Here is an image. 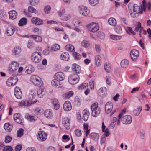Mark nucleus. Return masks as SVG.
I'll use <instances>...</instances> for the list:
<instances>
[{
  "label": "nucleus",
  "instance_id": "f257e3e1",
  "mask_svg": "<svg viewBox=\"0 0 151 151\" xmlns=\"http://www.w3.org/2000/svg\"><path fill=\"white\" fill-rule=\"evenodd\" d=\"M31 59L32 62L35 63H39L41 60V54L40 52H34L31 55Z\"/></svg>",
  "mask_w": 151,
  "mask_h": 151
},
{
  "label": "nucleus",
  "instance_id": "f03ea898",
  "mask_svg": "<svg viewBox=\"0 0 151 151\" xmlns=\"http://www.w3.org/2000/svg\"><path fill=\"white\" fill-rule=\"evenodd\" d=\"M19 67V64L16 62H12L9 65L8 68L9 73L13 75L18 69Z\"/></svg>",
  "mask_w": 151,
  "mask_h": 151
},
{
  "label": "nucleus",
  "instance_id": "7ed1b4c3",
  "mask_svg": "<svg viewBox=\"0 0 151 151\" xmlns=\"http://www.w3.org/2000/svg\"><path fill=\"white\" fill-rule=\"evenodd\" d=\"M37 100H35L34 101H32L30 99H27V100H23L19 103V105L21 106H25L28 107L35 104L37 102Z\"/></svg>",
  "mask_w": 151,
  "mask_h": 151
},
{
  "label": "nucleus",
  "instance_id": "20e7f679",
  "mask_svg": "<svg viewBox=\"0 0 151 151\" xmlns=\"http://www.w3.org/2000/svg\"><path fill=\"white\" fill-rule=\"evenodd\" d=\"M68 80L69 83L71 84H75L79 81V77L77 74H73L69 76Z\"/></svg>",
  "mask_w": 151,
  "mask_h": 151
},
{
  "label": "nucleus",
  "instance_id": "39448f33",
  "mask_svg": "<svg viewBox=\"0 0 151 151\" xmlns=\"http://www.w3.org/2000/svg\"><path fill=\"white\" fill-rule=\"evenodd\" d=\"M30 80L31 82L37 86H41L42 84V82L41 79L38 76L35 75L31 76Z\"/></svg>",
  "mask_w": 151,
  "mask_h": 151
},
{
  "label": "nucleus",
  "instance_id": "423d86ee",
  "mask_svg": "<svg viewBox=\"0 0 151 151\" xmlns=\"http://www.w3.org/2000/svg\"><path fill=\"white\" fill-rule=\"evenodd\" d=\"M87 27L90 31L93 32H96L99 28L98 25L95 23H91L88 24Z\"/></svg>",
  "mask_w": 151,
  "mask_h": 151
},
{
  "label": "nucleus",
  "instance_id": "0eeeda50",
  "mask_svg": "<svg viewBox=\"0 0 151 151\" xmlns=\"http://www.w3.org/2000/svg\"><path fill=\"white\" fill-rule=\"evenodd\" d=\"M18 79L16 76L10 77L7 81L6 84L8 86L15 85L17 82Z\"/></svg>",
  "mask_w": 151,
  "mask_h": 151
},
{
  "label": "nucleus",
  "instance_id": "6e6552de",
  "mask_svg": "<svg viewBox=\"0 0 151 151\" xmlns=\"http://www.w3.org/2000/svg\"><path fill=\"white\" fill-rule=\"evenodd\" d=\"M37 139L40 142L45 141L47 138V135L44 131H40L37 134Z\"/></svg>",
  "mask_w": 151,
  "mask_h": 151
},
{
  "label": "nucleus",
  "instance_id": "1a4fd4ad",
  "mask_svg": "<svg viewBox=\"0 0 151 151\" xmlns=\"http://www.w3.org/2000/svg\"><path fill=\"white\" fill-rule=\"evenodd\" d=\"M78 10L80 14L83 16H87L90 13L89 9L84 6H79Z\"/></svg>",
  "mask_w": 151,
  "mask_h": 151
},
{
  "label": "nucleus",
  "instance_id": "9d476101",
  "mask_svg": "<svg viewBox=\"0 0 151 151\" xmlns=\"http://www.w3.org/2000/svg\"><path fill=\"white\" fill-rule=\"evenodd\" d=\"M130 55L132 60L135 61L139 57V52L137 50L134 49L131 51Z\"/></svg>",
  "mask_w": 151,
  "mask_h": 151
},
{
  "label": "nucleus",
  "instance_id": "9b49d317",
  "mask_svg": "<svg viewBox=\"0 0 151 151\" xmlns=\"http://www.w3.org/2000/svg\"><path fill=\"white\" fill-rule=\"evenodd\" d=\"M37 91L34 89H31L29 93L27 95V97L28 99H30L32 101H34L35 100H36L35 99L36 96L37 95Z\"/></svg>",
  "mask_w": 151,
  "mask_h": 151
},
{
  "label": "nucleus",
  "instance_id": "f8f14e48",
  "mask_svg": "<svg viewBox=\"0 0 151 151\" xmlns=\"http://www.w3.org/2000/svg\"><path fill=\"white\" fill-rule=\"evenodd\" d=\"M70 118L68 117H65L62 119V124L67 129L70 128Z\"/></svg>",
  "mask_w": 151,
  "mask_h": 151
},
{
  "label": "nucleus",
  "instance_id": "ddd939ff",
  "mask_svg": "<svg viewBox=\"0 0 151 151\" xmlns=\"http://www.w3.org/2000/svg\"><path fill=\"white\" fill-rule=\"evenodd\" d=\"M122 122L123 123L125 124H129L132 122V118L129 115H126L122 118Z\"/></svg>",
  "mask_w": 151,
  "mask_h": 151
},
{
  "label": "nucleus",
  "instance_id": "4468645a",
  "mask_svg": "<svg viewBox=\"0 0 151 151\" xmlns=\"http://www.w3.org/2000/svg\"><path fill=\"white\" fill-rule=\"evenodd\" d=\"M54 78L57 79L59 81L63 80L65 77V75L62 72H57L54 75Z\"/></svg>",
  "mask_w": 151,
  "mask_h": 151
},
{
  "label": "nucleus",
  "instance_id": "2eb2a0df",
  "mask_svg": "<svg viewBox=\"0 0 151 151\" xmlns=\"http://www.w3.org/2000/svg\"><path fill=\"white\" fill-rule=\"evenodd\" d=\"M14 94L15 97L19 99H21L22 96V93L20 88L16 87L14 89Z\"/></svg>",
  "mask_w": 151,
  "mask_h": 151
},
{
  "label": "nucleus",
  "instance_id": "dca6fc26",
  "mask_svg": "<svg viewBox=\"0 0 151 151\" xmlns=\"http://www.w3.org/2000/svg\"><path fill=\"white\" fill-rule=\"evenodd\" d=\"M113 108L112 103L110 102L106 103L105 106V112L106 114L110 113Z\"/></svg>",
  "mask_w": 151,
  "mask_h": 151
},
{
  "label": "nucleus",
  "instance_id": "f3484780",
  "mask_svg": "<svg viewBox=\"0 0 151 151\" xmlns=\"http://www.w3.org/2000/svg\"><path fill=\"white\" fill-rule=\"evenodd\" d=\"M14 120L17 122L21 124H23V121L20 114L19 113L16 114L14 115Z\"/></svg>",
  "mask_w": 151,
  "mask_h": 151
},
{
  "label": "nucleus",
  "instance_id": "a211bd4d",
  "mask_svg": "<svg viewBox=\"0 0 151 151\" xmlns=\"http://www.w3.org/2000/svg\"><path fill=\"white\" fill-rule=\"evenodd\" d=\"M31 22L33 24L37 25H41L43 24V21L37 17H33L31 20Z\"/></svg>",
  "mask_w": 151,
  "mask_h": 151
},
{
  "label": "nucleus",
  "instance_id": "6ab92c4d",
  "mask_svg": "<svg viewBox=\"0 0 151 151\" xmlns=\"http://www.w3.org/2000/svg\"><path fill=\"white\" fill-rule=\"evenodd\" d=\"M15 31L14 28L12 26H9L6 29V34L8 36H11L12 35Z\"/></svg>",
  "mask_w": 151,
  "mask_h": 151
},
{
  "label": "nucleus",
  "instance_id": "aec40b11",
  "mask_svg": "<svg viewBox=\"0 0 151 151\" xmlns=\"http://www.w3.org/2000/svg\"><path fill=\"white\" fill-rule=\"evenodd\" d=\"M98 94L101 97L105 96L107 94L106 88L104 87L101 88L98 91Z\"/></svg>",
  "mask_w": 151,
  "mask_h": 151
},
{
  "label": "nucleus",
  "instance_id": "412c9836",
  "mask_svg": "<svg viewBox=\"0 0 151 151\" xmlns=\"http://www.w3.org/2000/svg\"><path fill=\"white\" fill-rule=\"evenodd\" d=\"M37 91V93L38 96L41 98L45 95L46 92L45 88L43 87L40 88Z\"/></svg>",
  "mask_w": 151,
  "mask_h": 151
},
{
  "label": "nucleus",
  "instance_id": "4be33fe9",
  "mask_svg": "<svg viewBox=\"0 0 151 151\" xmlns=\"http://www.w3.org/2000/svg\"><path fill=\"white\" fill-rule=\"evenodd\" d=\"M21 51V49L19 46L15 47L12 50V54L16 56L20 55Z\"/></svg>",
  "mask_w": 151,
  "mask_h": 151
},
{
  "label": "nucleus",
  "instance_id": "5701e85b",
  "mask_svg": "<svg viewBox=\"0 0 151 151\" xmlns=\"http://www.w3.org/2000/svg\"><path fill=\"white\" fill-rule=\"evenodd\" d=\"M132 6L133 7V11H134V12L139 13L142 12V10L140 9L139 7L137 4H129V7H131Z\"/></svg>",
  "mask_w": 151,
  "mask_h": 151
},
{
  "label": "nucleus",
  "instance_id": "b1692460",
  "mask_svg": "<svg viewBox=\"0 0 151 151\" xmlns=\"http://www.w3.org/2000/svg\"><path fill=\"white\" fill-rule=\"evenodd\" d=\"M64 109L66 111H69L72 109V106L70 102L69 101L65 102L63 105Z\"/></svg>",
  "mask_w": 151,
  "mask_h": 151
},
{
  "label": "nucleus",
  "instance_id": "393cba45",
  "mask_svg": "<svg viewBox=\"0 0 151 151\" xmlns=\"http://www.w3.org/2000/svg\"><path fill=\"white\" fill-rule=\"evenodd\" d=\"M83 116L82 119L85 121H87L89 118L90 113L89 110L87 109H85L83 111Z\"/></svg>",
  "mask_w": 151,
  "mask_h": 151
},
{
  "label": "nucleus",
  "instance_id": "a878e982",
  "mask_svg": "<svg viewBox=\"0 0 151 151\" xmlns=\"http://www.w3.org/2000/svg\"><path fill=\"white\" fill-rule=\"evenodd\" d=\"M72 70L75 73H79L81 71L80 66L76 64H73L72 67Z\"/></svg>",
  "mask_w": 151,
  "mask_h": 151
},
{
  "label": "nucleus",
  "instance_id": "bb28decb",
  "mask_svg": "<svg viewBox=\"0 0 151 151\" xmlns=\"http://www.w3.org/2000/svg\"><path fill=\"white\" fill-rule=\"evenodd\" d=\"M52 111L50 109L46 110L44 112L45 116L47 118L50 119L53 116Z\"/></svg>",
  "mask_w": 151,
  "mask_h": 151
},
{
  "label": "nucleus",
  "instance_id": "cd10ccee",
  "mask_svg": "<svg viewBox=\"0 0 151 151\" xmlns=\"http://www.w3.org/2000/svg\"><path fill=\"white\" fill-rule=\"evenodd\" d=\"M51 102L53 105L54 108L56 110L58 109L60 107V105L58 101L55 99L52 100Z\"/></svg>",
  "mask_w": 151,
  "mask_h": 151
},
{
  "label": "nucleus",
  "instance_id": "c85d7f7f",
  "mask_svg": "<svg viewBox=\"0 0 151 151\" xmlns=\"http://www.w3.org/2000/svg\"><path fill=\"white\" fill-rule=\"evenodd\" d=\"M9 18L14 20L15 19L17 16V12L15 10H12L9 12Z\"/></svg>",
  "mask_w": 151,
  "mask_h": 151
},
{
  "label": "nucleus",
  "instance_id": "c756f323",
  "mask_svg": "<svg viewBox=\"0 0 151 151\" xmlns=\"http://www.w3.org/2000/svg\"><path fill=\"white\" fill-rule=\"evenodd\" d=\"M51 84L53 87L55 88H58L61 87L60 81L55 78L52 81Z\"/></svg>",
  "mask_w": 151,
  "mask_h": 151
},
{
  "label": "nucleus",
  "instance_id": "7c9ffc66",
  "mask_svg": "<svg viewBox=\"0 0 151 151\" xmlns=\"http://www.w3.org/2000/svg\"><path fill=\"white\" fill-rule=\"evenodd\" d=\"M129 61L126 59H123L121 62V66L123 68H126L129 65Z\"/></svg>",
  "mask_w": 151,
  "mask_h": 151
},
{
  "label": "nucleus",
  "instance_id": "2f4dec72",
  "mask_svg": "<svg viewBox=\"0 0 151 151\" xmlns=\"http://www.w3.org/2000/svg\"><path fill=\"white\" fill-rule=\"evenodd\" d=\"M73 92L72 91L68 92L63 95V97L64 99H67L71 97L73 95Z\"/></svg>",
  "mask_w": 151,
  "mask_h": 151
},
{
  "label": "nucleus",
  "instance_id": "473e14b6",
  "mask_svg": "<svg viewBox=\"0 0 151 151\" xmlns=\"http://www.w3.org/2000/svg\"><path fill=\"white\" fill-rule=\"evenodd\" d=\"M60 58L63 60L68 61L69 59V55L68 52H65L62 54Z\"/></svg>",
  "mask_w": 151,
  "mask_h": 151
},
{
  "label": "nucleus",
  "instance_id": "72a5a7b5",
  "mask_svg": "<svg viewBox=\"0 0 151 151\" xmlns=\"http://www.w3.org/2000/svg\"><path fill=\"white\" fill-rule=\"evenodd\" d=\"M25 118L28 121L32 122H34L37 119V117L36 116H32L29 114L25 116Z\"/></svg>",
  "mask_w": 151,
  "mask_h": 151
},
{
  "label": "nucleus",
  "instance_id": "f704fd0d",
  "mask_svg": "<svg viewBox=\"0 0 151 151\" xmlns=\"http://www.w3.org/2000/svg\"><path fill=\"white\" fill-rule=\"evenodd\" d=\"M95 64L97 66H99L101 64V57L99 55H97L95 57Z\"/></svg>",
  "mask_w": 151,
  "mask_h": 151
},
{
  "label": "nucleus",
  "instance_id": "c9c22d12",
  "mask_svg": "<svg viewBox=\"0 0 151 151\" xmlns=\"http://www.w3.org/2000/svg\"><path fill=\"white\" fill-rule=\"evenodd\" d=\"M25 72L27 74L32 73L34 70V68L32 66L29 65L26 67L25 68Z\"/></svg>",
  "mask_w": 151,
  "mask_h": 151
},
{
  "label": "nucleus",
  "instance_id": "e433bc0d",
  "mask_svg": "<svg viewBox=\"0 0 151 151\" xmlns=\"http://www.w3.org/2000/svg\"><path fill=\"white\" fill-rule=\"evenodd\" d=\"M44 109L41 107L37 108L35 110V113L37 115H42L44 113Z\"/></svg>",
  "mask_w": 151,
  "mask_h": 151
},
{
  "label": "nucleus",
  "instance_id": "4c0bfd02",
  "mask_svg": "<svg viewBox=\"0 0 151 151\" xmlns=\"http://www.w3.org/2000/svg\"><path fill=\"white\" fill-rule=\"evenodd\" d=\"M65 49L68 51L71 52H73L75 51V47L72 45L70 44H68L65 47Z\"/></svg>",
  "mask_w": 151,
  "mask_h": 151
},
{
  "label": "nucleus",
  "instance_id": "58836bf2",
  "mask_svg": "<svg viewBox=\"0 0 151 151\" xmlns=\"http://www.w3.org/2000/svg\"><path fill=\"white\" fill-rule=\"evenodd\" d=\"M12 125L9 123H6L4 125V128L7 132H10L12 130Z\"/></svg>",
  "mask_w": 151,
  "mask_h": 151
},
{
  "label": "nucleus",
  "instance_id": "ea45409f",
  "mask_svg": "<svg viewBox=\"0 0 151 151\" xmlns=\"http://www.w3.org/2000/svg\"><path fill=\"white\" fill-rule=\"evenodd\" d=\"M92 115L94 117H96L100 114V108H97V109L92 111Z\"/></svg>",
  "mask_w": 151,
  "mask_h": 151
},
{
  "label": "nucleus",
  "instance_id": "a19ab883",
  "mask_svg": "<svg viewBox=\"0 0 151 151\" xmlns=\"http://www.w3.org/2000/svg\"><path fill=\"white\" fill-rule=\"evenodd\" d=\"M108 22L110 25L113 26H115L116 24V19L113 17L110 18L108 20Z\"/></svg>",
  "mask_w": 151,
  "mask_h": 151
},
{
  "label": "nucleus",
  "instance_id": "79ce46f5",
  "mask_svg": "<svg viewBox=\"0 0 151 151\" xmlns=\"http://www.w3.org/2000/svg\"><path fill=\"white\" fill-rule=\"evenodd\" d=\"M27 23V19L25 18H22L19 21L18 24L19 26H23L25 25Z\"/></svg>",
  "mask_w": 151,
  "mask_h": 151
},
{
  "label": "nucleus",
  "instance_id": "37998d69",
  "mask_svg": "<svg viewBox=\"0 0 151 151\" xmlns=\"http://www.w3.org/2000/svg\"><path fill=\"white\" fill-rule=\"evenodd\" d=\"M91 137L93 140L96 141L99 139V136L98 134L91 133Z\"/></svg>",
  "mask_w": 151,
  "mask_h": 151
},
{
  "label": "nucleus",
  "instance_id": "c03bdc74",
  "mask_svg": "<svg viewBox=\"0 0 151 151\" xmlns=\"http://www.w3.org/2000/svg\"><path fill=\"white\" fill-rule=\"evenodd\" d=\"M31 36L37 42H41L42 41V38L41 36L37 35H31Z\"/></svg>",
  "mask_w": 151,
  "mask_h": 151
},
{
  "label": "nucleus",
  "instance_id": "a18cd8bd",
  "mask_svg": "<svg viewBox=\"0 0 151 151\" xmlns=\"http://www.w3.org/2000/svg\"><path fill=\"white\" fill-rule=\"evenodd\" d=\"M142 110V107L139 106L138 108L136 109L133 111V114L135 116H138L140 114Z\"/></svg>",
  "mask_w": 151,
  "mask_h": 151
},
{
  "label": "nucleus",
  "instance_id": "49530a36",
  "mask_svg": "<svg viewBox=\"0 0 151 151\" xmlns=\"http://www.w3.org/2000/svg\"><path fill=\"white\" fill-rule=\"evenodd\" d=\"M82 45L85 48H87L90 46V44L88 41L84 40L81 42Z\"/></svg>",
  "mask_w": 151,
  "mask_h": 151
},
{
  "label": "nucleus",
  "instance_id": "de8ad7c7",
  "mask_svg": "<svg viewBox=\"0 0 151 151\" xmlns=\"http://www.w3.org/2000/svg\"><path fill=\"white\" fill-rule=\"evenodd\" d=\"M110 37L113 40H120L122 38V36L115 35H110Z\"/></svg>",
  "mask_w": 151,
  "mask_h": 151
},
{
  "label": "nucleus",
  "instance_id": "09e8293b",
  "mask_svg": "<svg viewBox=\"0 0 151 151\" xmlns=\"http://www.w3.org/2000/svg\"><path fill=\"white\" fill-rule=\"evenodd\" d=\"M104 69L108 73L110 72L111 70L110 66L109 63H106L104 64Z\"/></svg>",
  "mask_w": 151,
  "mask_h": 151
},
{
  "label": "nucleus",
  "instance_id": "8fccbe9b",
  "mask_svg": "<svg viewBox=\"0 0 151 151\" xmlns=\"http://www.w3.org/2000/svg\"><path fill=\"white\" fill-rule=\"evenodd\" d=\"M28 10L29 12L31 13H35L36 14H37L38 13V11L32 6L29 7L28 8Z\"/></svg>",
  "mask_w": 151,
  "mask_h": 151
},
{
  "label": "nucleus",
  "instance_id": "3c124183",
  "mask_svg": "<svg viewBox=\"0 0 151 151\" xmlns=\"http://www.w3.org/2000/svg\"><path fill=\"white\" fill-rule=\"evenodd\" d=\"M115 30L116 33L119 34H121L122 32L121 27L119 25H117L116 27Z\"/></svg>",
  "mask_w": 151,
  "mask_h": 151
},
{
  "label": "nucleus",
  "instance_id": "603ef678",
  "mask_svg": "<svg viewBox=\"0 0 151 151\" xmlns=\"http://www.w3.org/2000/svg\"><path fill=\"white\" fill-rule=\"evenodd\" d=\"M97 36L99 38L103 39L104 38L105 35L104 33L101 32H99L97 33Z\"/></svg>",
  "mask_w": 151,
  "mask_h": 151
},
{
  "label": "nucleus",
  "instance_id": "864d4df0",
  "mask_svg": "<svg viewBox=\"0 0 151 151\" xmlns=\"http://www.w3.org/2000/svg\"><path fill=\"white\" fill-rule=\"evenodd\" d=\"M24 130L22 128H20L17 131V136L21 137L23 135Z\"/></svg>",
  "mask_w": 151,
  "mask_h": 151
},
{
  "label": "nucleus",
  "instance_id": "5fc2aeb1",
  "mask_svg": "<svg viewBox=\"0 0 151 151\" xmlns=\"http://www.w3.org/2000/svg\"><path fill=\"white\" fill-rule=\"evenodd\" d=\"M3 151H14L12 147L10 146L4 147L3 149Z\"/></svg>",
  "mask_w": 151,
  "mask_h": 151
},
{
  "label": "nucleus",
  "instance_id": "6e6d98bb",
  "mask_svg": "<svg viewBox=\"0 0 151 151\" xmlns=\"http://www.w3.org/2000/svg\"><path fill=\"white\" fill-rule=\"evenodd\" d=\"M117 121V118L116 117H114L113 118V122L111 123L110 125V127L111 129H113L114 127L116 124V122Z\"/></svg>",
  "mask_w": 151,
  "mask_h": 151
},
{
  "label": "nucleus",
  "instance_id": "4d7b16f0",
  "mask_svg": "<svg viewBox=\"0 0 151 151\" xmlns=\"http://www.w3.org/2000/svg\"><path fill=\"white\" fill-rule=\"evenodd\" d=\"M60 48V46L59 45L57 44H55L51 47V49L52 50L56 51L59 50Z\"/></svg>",
  "mask_w": 151,
  "mask_h": 151
},
{
  "label": "nucleus",
  "instance_id": "13d9d810",
  "mask_svg": "<svg viewBox=\"0 0 151 151\" xmlns=\"http://www.w3.org/2000/svg\"><path fill=\"white\" fill-rule=\"evenodd\" d=\"M51 9V7L49 5H47L45 7L44 11L45 13L47 14H49L50 12Z\"/></svg>",
  "mask_w": 151,
  "mask_h": 151
},
{
  "label": "nucleus",
  "instance_id": "bf43d9fd",
  "mask_svg": "<svg viewBox=\"0 0 151 151\" xmlns=\"http://www.w3.org/2000/svg\"><path fill=\"white\" fill-rule=\"evenodd\" d=\"M73 55L75 59L76 60H79L81 58V56L80 54L77 52H74L73 53Z\"/></svg>",
  "mask_w": 151,
  "mask_h": 151
},
{
  "label": "nucleus",
  "instance_id": "052dcab7",
  "mask_svg": "<svg viewBox=\"0 0 151 151\" xmlns=\"http://www.w3.org/2000/svg\"><path fill=\"white\" fill-rule=\"evenodd\" d=\"M29 1L31 5L35 6L38 4L39 0H29Z\"/></svg>",
  "mask_w": 151,
  "mask_h": 151
},
{
  "label": "nucleus",
  "instance_id": "680f3d73",
  "mask_svg": "<svg viewBox=\"0 0 151 151\" xmlns=\"http://www.w3.org/2000/svg\"><path fill=\"white\" fill-rule=\"evenodd\" d=\"M126 31L127 33L129 34H132L133 35H135V33L132 30V28L131 27H127L126 29Z\"/></svg>",
  "mask_w": 151,
  "mask_h": 151
},
{
  "label": "nucleus",
  "instance_id": "e2e57ef3",
  "mask_svg": "<svg viewBox=\"0 0 151 151\" xmlns=\"http://www.w3.org/2000/svg\"><path fill=\"white\" fill-rule=\"evenodd\" d=\"M90 4L93 6H95L98 3V0H89Z\"/></svg>",
  "mask_w": 151,
  "mask_h": 151
},
{
  "label": "nucleus",
  "instance_id": "0e129e2a",
  "mask_svg": "<svg viewBox=\"0 0 151 151\" xmlns=\"http://www.w3.org/2000/svg\"><path fill=\"white\" fill-rule=\"evenodd\" d=\"M100 108L98 106L97 103H94L91 106V109L92 111L97 109V108Z\"/></svg>",
  "mask_w": 151,
  "mask_h": 151
},
{
  "label": "nucleus",
  "instance_id": "69168bd1",
  "mask_svg": "<svg viewBox=\"0 0 151 151\" xmlns=\"http://www.w3.org/2000/svg\"><path fill=\"white\" fill-rule=\"evenodd\" d=\"M12 137L8 135L6 136L5 140V142L6 143H8L11 142Z\"/></svg>",
  "mask_w": 151,
  "mask_h": 151
},
{
  "label": "nucleus",
  "instance_id": "338daca9",
  "mask_svg": "<svg viewBox=\"0 0 151 151\" xmlns=\"http://www.w3.org/2000/svg\"><path fill=\"white\" fill-rule=\"evenodd\" d=\"M34 45V43L33 41L31 40H29L27 45V47L29 48H32L33 47Z\"/></svg>",
  "mask_w": 151,
  "mask_h": 151
},
{
  "label": "nucleus",
  "instance_id": "774afa93",
  "mask_svg": "<svg viewBox=\"0 0 151 151\" xmlns=\"http://www.w3.org/2000/svg\"><path fill=\"white\" fill-rule=\"evenodd\" d=\"M88 86V84L87 83H83L81 85L78 87L79 89H83L86 88Z\"/></svg>",
  "mask_w": 151,
  "mask_h": 151
}]
</instances>
